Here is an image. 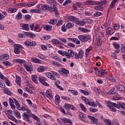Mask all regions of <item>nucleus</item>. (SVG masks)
<instances>
[{
  "mask_svg": "<svg viewBox=\"0 0 125 125\" xmlns=\"http://www.w3.org/2000/svg\"><path fill=\"white\" fill-rule=\"evenodd\" d=\"M31 116L32 117V118H33L34 120L36 121V122H40V118H39V117H38V116H37L36 115L31 114Z\"/></svg>",
  "mask_w": 125,
  "mask_h": 125,
  "instance_id": "nucleus-38",
  "label": "nucleus"
},
{
  "mask_svg": "<svg viewBox=\"0 0 125 125\" xmlns=\"http://www.w3.org/2000/svg\"><path fill=\"white\" fill-rule=\"evenodd\" d=\"M21 78L19 77H17L16 78L15 82L18 85H21Z\"/></svg>",
  "mask_w": 125,
  "mask_h": 125,
  "instance_id": "nucleus-28",
  "label": "nucleus"
},
{
  "mask_svg": "<svg viewBox=\"0 0 125 125\" xmlns=\"http://www.w3.org/2000/svg\"><path fill=\"white\" fill-rule=\"evenodd\" d=\"M114 33H115V30H114V29L112 27H108L106 29V33L107 36H110V35H113Z\"/></svg>",
  "mask_w": 125,
  "mask_h": 125,
  "instance_id": "nucleus-13",
  "label": "nucleus"
},
{
  "mask_svg": "<svg viewBox=\"0 0 125 125\" xmlns=\"http://www.w3.org/2000/svg\"><path fill=\"white\" fill-rule=\"evenodd\" d=\"M35 4H36V3L31 2L29 3H27L26 4V6H27V7H31V6H34Z\"/></svg>",
  "mask_w": 125,
  "mask_h": 125,
  "instance_id": "nucleus-50",
  "label": "nucleus"
},
{
  "mask_svg": "<svg viewBox=\"0 0 125 125\" xmlns=\"http://www.w3.org/2000/svg\"><path fill=\"white\" fill-rule=\"evenodd\" d=\"M79 30H81L82 32H83V33H88V32H89V30L86 29V28H84L79 27Z\"/></svg>",
  "mask_w": 125,
  "mask_h": 125,
  "instance_id": "nucleus-46",
  "label": "nucleus"
},
{
  "mask_svg": "<svg viewBox=\"0 0 125 125\" xmlns=\"http://www.w3.org/2000/svg\"><path fill=\"white\" fill-rule=\"evenodd\" d=\"M121 51L123 52V53H125V44H122L121 46Z\"/></svg>",
  "mask_w": 125,
  "mask_h": 125,
  "instance_id": "nucleus-61",
  "label": "nucleus"
},
{
  "mask_svg": "<svg viewBox=\"0 0 125 125\" xmlns=\"http://www.w3.org/2000/svg\"><path fill=\"white\" fill-rule=\"evenodd\" d=\"M49 1V4H51V5H53L54 6H56L58 5L57 2L55 0H47Z\"/></svg>",
  "mask_w": 125,
  "mask_h": 125,
  "instance_id": "nucleus-31",
  "label": "nucleus"
},
{
  "mask_svg": "<svg viewBox=\"0 0 125 125\" xmlns=\"http://www.w3.org/2000/svg\"><path fill=\"white\" fill-rule=\"evenodd\" d=\"M67 19L68 21H70L71 22H75V23L77 22V20H79V19L73 16L68 17Z\"/></svg>",
  "mask_w": 125,
  "mask_h": 125,
  "instance_id": "nucleus-17",
  "label": "nucleus"
},
{
  "mask_svg": "<svg viewBox=\"0 0 125 125\" xmlns=\"http://www.w3.org/2000/svg\"><path fill=\"white\" fill-rule=\"evenodd\" d=\"M37 78L38 77L37 76V75H33L32 77V80L33 82H34V83L36 84L38 83V81H37Z\"/></svg>",
  "mask_w": 125,
  "mask_h": 125,
  "instance_id": "nucleus-42",
  "label": "nucleus"
},
{
  "mask_svg": "<svg viewBox=\"0 0 125 125\" xmlns=\"http://www.w3.org/2000/svg\"><path fill=\"white\" fill-rule=\"evenodd\" d=\"M52 64L55 66H57L58 67H60V66H61L60 63L57 62L56 61H53Z\"/></svg>",
  "mask_w": 125,
  "mask_h": 125,
  "instance_id": "nucleus-55",
  "label": "nucleus"
},
{
  "mask_svg": "<svg viewBox=\"0 0 125 125\" xmlns=\"http://www.w3.org/2000/svg\"><path fill=\"white\" fill-rule=\"evenodd\" d=\"M58 53L60 54V55H62V56H66V55H67V52L66 51L63 52L62 51L59 50L58 51Z\"/></svg>",
  "mask_w": 125,
  "mask_h": 125,
  "instance_id": "nucleus-45",
  "label": "nucleus"
},
{
  "mask_svg": "<svg viewBox=\"0 0 125 125\" xmlns=\"http://www.w3.org/2000/svg\"><path fill=\"white\" fill-rule=\"evenodd\" d=\"M80 108H81L82 110H83V112H86V107L84 106L83 104H80Z\"/></svg>",
  "mask_w": 125,
  "mask_h": 125,
  "instance_id": "nucleus-44",
  "label": "nucleus"
},
{
  "mask_svg": "<svg viewBox=\"0 0 125 125\" xmlns=\"http://www.w3.org/2000/svg\"><path fill=\"white\" fill-rule=\"evenodd\" d=\"M52 12H54L55 15L56 17H59V12L58 11V9H57V7H56V6H54L52 8Z\"/></svg>",
  "mask_w": 125,
  "mask_h": 125,
  "instance_id": "nucleus-16",
  "label": "nucleus"
},
{
  "mask_svg": "<svg viewBox=\"0 0 125 125\" xmlns=\"http://www.w3.org/2000/svg\"><path fill=\"white\" fill-rule=\"evenodd\" d=\"M55 98V103L56 105H59V103H60V96L56 95Z\"/></svg>",
  "mask_w": 125,
  "mask_h": 125,
  "instance_id": "nucleus-22",
  "label": "nucleus"
},
{
  "mask_svg": "<svg viewBox=\"0 0 125 125\" xmlns=\"http://www.w3.org/2000/svg\"><path fill=\"white\" fill-rule=\"evenodd\" d=\"M24 44L26 46H35L36 42H31V41L27 40L24 42Z\"/></svg>",
  "mask_w": 125,
  "mask_h": 125,
  "instance_id": "nucleus-12",
  "label": "nucleus"
},
{
  "mask_svg": "<svg viewBox=\"0 0 125 125\" xmlns=\"http://www.w3.org/2000/svg\"><path fill=\"white\" fill-rule=\"evenodd\" d=\"M98 110L96 108H90V112H91L92 113H96Z\"/></svg>",
  "mask_w": 125,
  "mask_h": 125,
  "instance_id": "nucleus-63",
  "label": "nucleus"
},
{
  "mask_svg": "<svg viewBox=\"0 0 125 125\" xmlns=\"http://www.w3.org/2000/svg\"><path fill=\"white\" fill-rule=\"evenodd\" d=\"M108 23H104L103 25L101 26L102 29H106L107 27H108Z\"/></svg>",
  "mask_w": 125,
  "mask_h": 125,
  "instance_id": "nucleus-64",
  "label": "nucleus"
},
{
  "mask_svg": "<svg viewBox=\"0 0 125 125\" xmlns=\"http://www.w3.org/2000/svg\"><path fill=\"white\" fill-rule=\"evenodd\" d=\"M115 4H116L115 3H113V2H111V3L110 4V7L108 8V11H110V10H111V9H112V8H115Z\"/></svg>",
  "mask_w": 125,
  "mask_h": 125,
  "instance_id": "nucleus-47",
  "label": "nucleus"
},
{
  "mask_svg": "<svg viewBox=\"0 0 125 125\" xmlns=\"http://www.w3.org/2000/svg\"><path fill=\"white\" fill-rule=\"evenodd\" d=\"M43 28L46 31H50L51 30L52 27L50 25H45Z\"/></svg>",
  "mask_w": 125,
  "mask_h": 125,
  "instance_id": "nucleus-41",
  "label": "nucleus"
},
{
  "mask_svg": "<svg viewBox=\"0 0 125 125\" xmlns=\"http://www.w3.org/2000/svg\"><path fill=\"white\" fill-rule=\"evenodd\" d=\"M117 88L120 91H122L125 93V86L124 85H118Z\"/></svg>",
  "mask_w": 125,
  "mask_h": 125,
  "instance_id": "nucleus-25",
  "label": "nucleus"
},
{
  "mask_svg": "<svg viewBox=\"0 0 125 125\" xmlns=\"http://www.w3.org/2000/svg\"><path fill=\"white\" fill-rule=\"evenodd\" d=\"M0 87H1L2 88H4L5 87V84H4L1 80H0Z\"/></svg>",
  "mask_w": 125,
  "mask_h": 125,
  "instance_id": "nucleus-56",
  "label": "nucleus"
},
{
  "mask_svg": "<svg viewBox=\"0 0 125 125\" xmlns=\"http://www.w3.org/2000/svg\"><path fill=\"white\" fill-rule=\"evenodd\" d=\"M14 53L16 54H20V48L22 47V45L18 44H16L14 45Z\"/></svg>",
  "mask_w": 125,
  "mask_h": 125,
  "instance_id": "nucleus-7",
  "label": "nucleus"
},
{
  "mask_svg": "<svg viewBox=\"0 0 125 125\" xmlns=\"http://www.w3.org/2000/svg\"><path fill=\"white\" fill-rule=\"evenodd\" d=\"M17 11V9L14 8H10L8 9V12L9 13H15Z\"/></svg>",
  "mask_w": 125,
  "mask_h": 125,
  "instance_id": "nucleus-29",
  "label": "nucleus"
},
{
  "mask_svg": "<svg viewBox=\"0 0 125 125\" xmlns=\"http://www.w3.org/2000/svg\"><path fill=\"white\" fill-rule=\"evenodd\" d=\"M98 2L99 4H100V5H104L107 3V1L106 0H104Z\"/></svg>",
  "mask_w": 125,
  "mask_h": 125,
  "instance_id": "nucleus-60",
  "label": "nucleus"
},
{
  "mask_svg": "<svg viewBox=\"0 0 125 125\" xmlns=\"http://www.w3.org/2000/svg\"><path fill=\"white\" fill-rule=\"evenodd\" d=\"M9 59V55L7 54H4L0 56V60L1 61H5Z\"/></svg>",
  "mask_w": 125,
  "mask_h": 125,
  "instance_id": "nucleus-14",
  "label": "nucleus"
},
{
  "mask_svg": "<svg viewBox=\"0 0 125 125\" xmlns=\"http://www.w3.org/2000/svg\"><path fill=\"white\" fill-rule=\"evenodd\" d=\"M120 105H121V103H117V104L115 103H109L107 105V107H110L111 108V106L113 107H115V108H117V109H120Z\"/></svg>",
  "mask_w": 125,
  "mask_h": 125,
  "instance_id": "nucleus-9",
  "label": "nucleus"
},
{
  "mask_svg": "<svg viewBox=\"0 0 125 125\" xmlns=\"http://www.w3.org/2000/svg\"><path fill=\"white\" fill-rule=\"evenodd\" d=\"M74 23L69 22L66 25V29H71V28H73V27H74Z\"/></svg>",
  "mask_w": 125,
  "mask_h": 125,
  "instance_id": "nucleus-36",
  "label": "nucleus"
},
{
  "mask_svg": "<svg viewBox=\"0 0 125 125\" xmlns=\"http://www.w3.org/2000/svg\"><path fill=\"white\" fill-rule=\"evenodd\" d=\"M45 75L47 77V78H49V79H50L53 81H55V80H56V78L55 77V76L53 75L52 73L47 72L45 73Z\"/></svg>",
  "mask_w": 125,
  "mask_h": 125,
  "instance_id": "nucleus-15",
  "label": "nucleus"
},
{
  "mask_svg": "<svg viewBox=\"0 0 125 125\" xmlns=\"http://www.w3.org/2000/svg\"><path fill=\"white\" fill-rule=\"evenodd\" d=\"M31 60V62H33V63H37L38 64H42V62L39 59L32 58Z\"/></svg>",
  "mask_w": 125,
  "mask_h": 125,
  "instance_id": "nucleus-24",
  "label": "nucleus"
},
{
  "mask_svg": "<svg viewBox=\"0 0 125 125\" xmlns=\"http://www.w3.org/2000/svg\"><path fill=\"white\" fill-rule=\"evenodd\" d=\"M59 72L60 74H61V73H63L65 75H68V74H69V70L65 69V68H62L61 71L59 70Z\"/></svg>",
  "mask_w": 125,
  "mask_h": 125,
  "instance_id": "nucleus-32",
  "label": "nucleus"
},
{
  "mask_svg": "<svg viewBox=\"0 0 125 125\" xmlns=\"http://www.w3.org/2000/svg\"><path fill=\"white\" fill-rule=\"evenodd\" d=\"M102 14V13H101V12H96V13L94 14V16H95V17H98L101 16Z\"/></svg>",
  "mask_w": 125,
  "mask_h": 125,
  "instance_id": "nucleus-62",
  "label": "nucleus"
},
{
  "mask_svg": "<svg viewBox=\"0 0 125 125\" xmlns=\"http://www.w3.org/2000/svg\"><path fill=\"white\" fill-rule=\"evenodd\" d=\"M114 28L115 31H118V30L120 29V25H119V24L115 23L114 25Z\"/></svg>",
  "mask_w": 125,
  "mask_h": 125,
  "instance_id": "nucleus-51",
  "label": "nucleus"
},
{
  "mask_svg": "<svg viewBox=\"0 0 125 125\" xmlns=\"http://www.w3.org/2000/svg\"><path fill=\"white\" fill-rule=\"evenodd\" d=\"M82 98L85 104H88V105H89V106H91L92 107H97V104L95 102H90L89 101V100L87 99L86 98L83 96H82Z\"/></svg>",
  "mask_w": 125,
  "mask_h": 125,
  "instance_id": "nucleus-2",
  "label": "nucleus"
},
{
  "mask_svg": "<svg viewBox=\"0 0 125 125\" xmlns=\"http://www.w3.org/2000/svg\"><path fill=\"white\" fill-rule=\"evenodd\" d=\"M74 55H75V53L74 52V51H73V50L69 49L68 50L67 54L66 55H65V56L66 58L70 59L71 57H74Z\"/></svg>",
  "mask_w": 125,
  "mask_h": 125,
  "instance_id": "nucleus-10",
  "label": "nucleus"
},
{
  "mask_svg": "<svg viewBox=\"0 0 125 125\" xmlns=\"http://www.w3.org/2000/svg\"><path fill=\"white\" fill-rule=\"evenodd\" d=\"M4 93L6 94H7L8 95H11V94H12V92H11V91H10L7 88L4 89Z\"/></svg>",
  "mask_w": 125,
  "mask_h": 125,
  "instance_id": "nucleus-40",
  "label": "nucleus"
},
{
  "mask_svg": "<svg viewBox=\"0 0 125 125\" xmlns=\"http://www.w3.org/2000/svg\"><path fill=\"white\" fill-rule=\"evenodd\" d=\"M38 80L40 83L43 84V85H45V86H49V84L45 82L46 81L45 77L40 76L38 78Z\"/></svg>",
  "mask_w": 125,
  "mask_h": 125,
  "instance_id": "nucleus-6",
  "label": "nucleus"
},
{
  "mask_svg": "<svg viewBox=\"0 0 125 125\" xmlns=\"http://www.w3.org/2000/svg\"><path fill=\"white\" fill-rule=\"evenodd\" d=\"M67 46H69V47H72L73 48L76 47V45H75V44L72 43L71 42L67 43Z\"/></svg>",
  "mask_w": 125,
  "mask_h": 125,
  "instance_id": "nucleus-48",
  "label": "nucleus"
},
{
  "mask_svg": "<svg viewBox=\"0 0 125 125\" xmlns=\"http://www.w3.org/2000/svg\"><path fill=\"white\" fill-rule=\"evenodd\" d=\"M72 2V0H65V1L63 3V5H67Z\"/></svg>",
  "mask_w": 125,
  "mask_h": 125,
  "instance_id": "nucleus-49",
  "label": "nucleus"
},
{
  "mask_svg": "<svg viewBox=\"0 0 125 125\" xmlns=\"http://www.w3.org/2000/svg\"><path fill=\"white\" fill-rule=\"evenodd\" d=\"M21 26L22 28V30L24 31H29V24L27 23H21Z\"/></svg>",
  "mask_w": 125,
  "mask_h": 125,
  "instance_id": "nucleus-19",
  "label": "nucleus"
},
{
  "mask_svg": "<svg viewBox=\"0 0 125 125\" xmlns=\"http://www.w3.org/2000/svg\"><path fill=\"white\" fill-rule=\"evenodd\" d=\"M2 63L3 65L6 66L7 67H10L12 66V64L8 61L3 62Z\"/></svg>",
  "mask_w": 125,
  "mask_h": 125,
  "instance_id": "nucleus-37",
  "label": "nucleus"
},
{
  "mask_svg": "<svg viewBox=\"0 0 125 125\" xmlns=\"http://www.w3.org/2000/svg\"><path fill=\"white\" fill-rule=\"evenodd\" d=\"M75 5H76L78 7H79V8H81V7L83 6V3L81 2H78L75 3Z\"/></svg>",
  "mask_w": 125,
  "mask_h": 125,
  "instance_id": "nucleus-58",
  "label": "nucleus"
},
{
  "mask_svg": "<svg viewBox=\"0 0 125 125\" xmlns=\"http://www.w3.org/2000/svg\"><path fill=\"white\" fill-rule=\"evenodd\" d=\"M75 23L77 25H79V26H84V25L86 24V21H79V20H77Z\"/></svg>",
  "mask_w": 125,
  "mask_h": 125,
  "instance_id": "nucleus-20",
  "label": "nucleus"
},
{
  "mask_svg": "<svg viewBox=\"0 0 125 125\" xmlns=\"http://www.w3.org/2000/svg\"><path fill=\"white\" fill-rule=\"evenodd\" d=\"M78 39L80 41L83 42H87V41L91 40V37L90 35H79L78 36Z\"/></svg>",
  "mask_w": 125,
  "mask_h": 125,
  "instance_id": "nucleus-3",
  "label": "nucleus"
},
{
  "mask_svg": "<svg viewBox=\"0 0 125 125\" xmlns=\"http://www.w3.org/2000/svg\"><path fill=\"white\" fill-rule=\"evenodd\" d=\"M83 56V50H81L79 51V53L77 54V53L75 52V57L77 59L80 58L82 59Z\"/></svg>",
  "mask_w": 125,
  "mask_h": 125,
  "instance_id": "nucleus-11",
  "label": "nucleus"
},
{
  "mask_svg": "<svg viewBox=\"0 0 125 125\" xmlns=\"http://www.w3.org/2000/svg\"><path fill=\"white\" fill-rule=\"evenodd\" d=\"M15 62L19 63V64H25V60H20V59H17L15 60Z\"/></svg>",
  "mask_w": 125,
  "mask_h": 125,
  "instance_id": "nucleus-30",
  "label": "nucleus"
},
{
  "mask_svg": "<svg viewBox=\"0 0 125 125\" xmlns=\"http://www.w3.org/2000/svg\"><path fill=\"white\" fill-rule=\"evenodd\" d=\"M18 70L21 74H24V73H25V69H24V68H23V67L21 65L18 66Z\"/></svg>",
  "mask_w": 125,
  "mask_h": 125,
  "instance_id": "nucleus-34",
  "label": "nucleus"
},
{
  "mask_svg": "<svg viewBox=\"0 0 125 125\" xmlns=\"http://www.w3.org/2000/svg\"><path fill=\"white\" fill-rule=\"evenodd\" d=\"M98 4H99L98 1L90 0V5H98Z\"/></svg>",
  "mask_w": 125,
  "mask_h": 125,
  "instance_id": "nucleus-39",
  "label": "nucleus"
},
{
  "mask_svg": "<svg viewBox=\"0 0 125 125\" xmlns=\"http://www.w3.org/2000/svg\"><path fill=\"white\" fill-rule=\"evenodd\" d=\"M7 118L9 120H11V121H13V122H14L15 123H17V120H16V118H15L14 116L12 115H8Z\"/></svg>",
  "mask_w": 125,
  "mask_h": 125,
  "instance_id": "nucleus-27",
  "label": "nucleus"
},
{
  "mask_svg": "<svg viewBox=\"0 0 125 125\" xmlns=\"http://www.w3.org/2000/svg\"><path fill=\"white\" fill-rule=\"evenodd\" d=\"M52 42L53 44H58L59 41L57 40V39H53L52 40Z\"/></svg>",
  "mask_w": 125,
  "mask_h": 125,
  "instance_id": "nucleus-59",
  "label": "nucleus"
},
{
  "mask_svg": "<svg viewBox=\"0 0 125 125\" xmlns=\"http://www.w3.org/2000/svg\"><path fill=\"white\" fill-rule=\"evenodd\" d=\"M79 116L80 118H81V120L83 121V122H84V123H85V119H86V116L84 115V113L81 112Z\"/></svg>",
  "mask_w": 125,
  "mask_h": 125,
  "instance_id": "nucleus-21",
  "label": "nucleus"
},
{
  "mask_svg": "<svg viewBox=\"0 0 125 125\" xmlns=\"http://www.w3.org/2000/svg\"><path fill=\"white\" fill-rule=\"evenodd\" d=\"M26 112H24L22 114V117L25 121V122H27V123H28V124H31L32 123V121H31V120H30V118H31V110L28 108H26Z\"/></svg>",
  "mask_w": 125,
  "mask_h": 125,
  "instance_id": "nucleus-1",
  "label": "nucleus"
},
{
  "mask_svg": "<svg viewBox=\"0 0 125 125\" xmlns=\"http://www.w3.org/2000/svg\"><path fill=\"white\" fill-rule=\"evenodd\" d=\"M70 105L71 104H64V108L65 109V110H69Z\"/></svg>",
  "mask_w": 125,
  "mask_h": 125,
  "instance_id": "nucleus-54",
  "label": "nucleus"
},
{
  "mask_svg": "<svg viewBox=\"0 0 125 125\" xmlns=\"http://www.w3.org/2000/svg\"><path fill=\"white\" fill-rule=\"evenodd\" d=\"M49 23V24H51L52 25H55V24L57 23V19H54L53 20H51L50 21Z\"/></svg>",
  "mask_w": 125,
  "mask_h": 125,
  "instance_id": "nucleus-43",
  "label": "nucleus"
},
{
  "mask_svg": "<svg viewBox=\"0 0 125 125\" xmlns=\"http://www.w3.org/2000/svg\"><path fill=\"white\" fill-rule=\"evenodd\" d=\"M113 46L115 48V49H120V44H118L116 42L113 43Z\"/></svg>",
  "mask_w": 125,
  "mask_h": 125,
  "instance_id": "nucleus-53",
  "label": "nucleus"
},
{
  "mask_svg": "<svg viewBox=\"0 0 125 125\" xmlns=\"http://www.w3.org/2000/svg\"><path fill=\"white\" fill-rule=\"evenodd\" d=\"M23 66L25 68L26 71L29 73L32 74V72L34 71V66L32 65V63H24Z\"/></svg>",
  "mask_w": 125,
  "mask_h": 125,
  "instance_id": "nucleus-4",
  "label": "nucleus"
},
{
  "mask_svg": "<svg viewBox=\"0 0 125 125\" xmlns=\"http://www.w3.org/2000/svg\"><path fill=\"white\" fill-rule=\"evenodd\" d=\"M58 121L60 122V123H62V124H70V125H72L73 123H72V121H71V120L68 119L67 118L64 119V118H59Z\"/></svg>",
  "mask_w": 125,
  "mask_h": 125,
  "instance_id": "nucleus-8",
  "label": "nucleus"
},
{
  "mask_svg": "<svg viewBox=\"0 0 125 125\" xmlns=\"http://www.w3.org/2000/svg\"><path fill=\"white\" fill-rule=\"evenodd\" d=\"M68 91H69V92H71V93H72V94H73V95H75V96H76V95H78V92L75 90H68Z\"/></svg>",
  "mask_w": 125,
  "mask_h": 125,
  "instance_id": "nucleus-52",
  "label": "nucleus"
},
{
  "mask_svg": "<svg viewBox=\"0 0 125 125\" xmlns=\"http://www.w3.org/2000/svg\"><path fill=\"white\" fill-rule=\"evenodd\" d=\"M46 96L47 98H49V99H52L53 97L52 96V94H51V90L49 89L46 90Z\"/></svg>",
  "mask_w": 125,
  "mask_h": 125,
  "instance_id": "nucleus-18",
  "label": "nucleus"
},
{
  "mask_svg": "<svg viewBox=\"0 0 125 125\" xmlns=\"http://www.w3.org/2000/svg\"><path fill=\"white\" fill-rule=\"evenodd\" d=\"M41 9L42 10H48L50 12H52V7L48 4H41Z\"/></svg>",
  "mask_w": 125,
  "mask_h": 125,
  "instance_id": "nucleus-5",
  "label": "nucleus"
},
{
  "mask_svg": "<svg viewBox=\"0 0 125 125\" xmlns=\"http://www.w3.org/2000/svg\"><path fill=\"white\" fill-rule=\"evenodd\" d=\"M24 34L25 36L28 37V38H36V34H34L32 32H25Z\"/></svg>",
  "mask_w": 125,
  "mask_h": 125,
  "instance_id": "nucleus-23",
  "label": "nucleus"
},
{
  "mask_svg": "<svg viewBox=\"0 0 125 125\" xmlns=\"http://www.w3.org/2000/svg\"><path fill=\"white\" fill-rule=\"evenodd\" d=\"M14 114L15 115V116L17 119H21V114H20V112L19 111L16 110L14 112Z\"/></svg>",
  "mask_w": 125,
  "mask_h": 125,
  "instance_id": "nucleus-26",
  "label": "nucleus"
},
{
  "mask_svg": "<svg viewBox=\"0 0 125 125\" xmlns=\"http://www.w3.org/2000/svg\"><path fill=\"white\" fill-rule=\"evenodd\" d=\"M44 70H45V68L44 66H40L37 68V71L39 73H42V72H44Z\"/></svg>",
  "mask_w": 125,
  "mask_h": 125,
  "instance_id": "nucleus-33",
  "label": "nucleus"
},
{
  "mask_svg": "<svg viewBox=\"0 0 125 125\" xmlns=\"http://www.w3.org/2000/svg\"><path fill=\"white\" fill-rule=\"evenodd\" d=\"M63 24V21L62 20H59L56 24L57 26H61Z\"/></svg>",
  "mask_w": 125,
  "mask_h": 125,
  "instance_id": "nucleus-57",
  "label": "nucleus"
},
{
  "mask_svg": "<svg viewBox=\"0 0 125 125\" xmlns=\"http://www.w3.org/2000/svg\"><path fill=\"white\" fill-rule=\"evenodd\" d=\"M16 19L17 20H21L22 19V13L19 12L17 15L16 16Z\"/></svg>",
  "mask_w": 125,
  "mask_h": 125,
  "instance_id": "nucleus-35",
  "label": "nucleus"
}]
</instances>
